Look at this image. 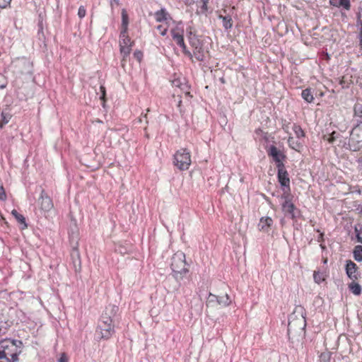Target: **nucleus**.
Returning <instances> with one entry per match:
<instances>
[{"instance_id": "1", "label": "nucleus", "mask_w": 362, "mask_h": 362, "mask_svg": "<svg viewBox=\"0 0 362 362\" xmlns=\"http://www.w3.org/2000/svg\"><path fill=\"white\" fill-rule=\"evenodd\" d=\"M118 310L119 308L115 305H109L105 308L98 321L96 330L100 339H109L115 334Z\"/></svg>"}, {"instance_id": "2", "label": "nucleus", "mask_w": 362, "mask_h": 362, "mask_svg": "<svg viewBox=\"0 0 362 362\" xmlns=\"http://www.w3.org/2000/svg\"><path fill=\"white\" fill-rule=\"evenodd\" d=\"M22 342L5 339L0 341V362H18Z\"/></svg>"}, {"instance_id": "3", "label": "nucleus", "mask_w": 362, "mask_h": 362, "mask_svg": "<svg viewBox=\"0 0 362 362\" xmlns=\"http://www.w3.org/2000/svg\"><path fill=\"white\" fill-rule=\"evenodd\" d=\"M186 264L185 255L183 252H177L173 256L171 269L177 281L182 279L183 276L188 272Z\"/></svg>"}, {"instance_id": "4", "label": "nucleus", "mask_w": 362, "mask_h": 362, "mask_svg": "<svg viewBox=\"0 0 362 362\" xmlns=\"http://www.w3.org/2000/svg\"><path fill=\"white\" fill-rule=\"evenodd\" d=\"M305 310L301 305L296 307L294 312L289 316L288 325V333L289 334L298 324L300 329H303L306 326Z\"/></svg>"}, {"instance_id": "5", "label": "nucleus", "mask_w": 362, "mask_h": 362, "mask_svg": "<svg viewBox=\"0 0 362 362\" xmlns=\"http://www.w3.org/2000/svg\"><path fill=\"white\" fill-rule=\"evenodd\" d=\"M174 165L180 170H186L191 164L190 153L187 148H181L174 155Z\"/></svg>"}, {"instance_id": "6", "label": "nucleus", "mask_w": 362, "mask_h": 362, "mask_svg": "<svg viewBox=\"0 0 362 362\" xmlns=\"http://www.w3.org/2000/svg\"><path fill=\"white\" fill-rule=\"evenodd\" d=\"M349 142L353 146L354 151H358L362 148V127H355L350 134Z\"/></svg>"}, {"instance_id": "7", "label": "nucleus", "mask_w": 362, "mask_h": 362, "mask_svg": "<svg viewBox=\"0 0 362 362\" xmlns=\"http://www.w3.org/2000/svg\"><path fill=\"white\" fill-rule=\"evenodd\" d=\"M189 45L193 49V57L199 62H203L205 59V50L203 43L199 39H190Z\"/></svg>"}, {"instance_id": "8", "label": "nucleus", "mask_w": 362, "mask_h": 362, "mask_svg": "<svg viewBox=\"0 0 362 362\" xmlns=\"http://www.w3.org/2000/svg\"><path fill=\"white\" fill-rule=\"evenodd\" d=\"M267 154L273 158L274 161L276 164V168L284 167V164L282 160L286 158V156L283 153L278 150L275 146L272 145L269 147Z\"/></svg>"}, {"instance_id": "9", "label": "nucleus", "mask_w": 362, "mask_h": 362, "mask_svg": "<svg viewBox=\"0 0 362 362\" xmlns=\"http://www.w3.org/2000/svg\"><path fill=\"white\" fill-rule=\"evenodd\" d=\"M282 211L285 215L289 216L291 219L295 220L299 214L295 205L291 202H284L281 204Z\"/></svg>"}, {"instance_id": "10", "label": "nucleus", "mask_w": 362, "mask_h": 362, "mask_svg": "<svg viewBox=\"0 0 362 362\" xmlns=\"http://www.w3.org/2000/svg\"><path fill=\"white\" fill-rule=\"evenodd\" d=\"M277 169H278L277 177H278L279 182L281 184L282 188L283 187H284V189L287 188V190H288L290 187V179L288 177V173L287 170L285 169L284 165V167L277 168Z\"/></svg>"}, {"instance_id": "11", "label": "nucleus", "mask_w": 362, "mask_h": 362, "mask_svg": "<svg viewBox=\"0 0 362 362\" xmlns=\"http://www.w3.org/2000/svg\"><path fill=\"white\" fill-rule=\"evenodd\" d=\"M357 269L358 267L353 261H346L345 270L346 275L350 279L355 281L358 279V274L357 273Z\"/></svg>"}, {"instance_id": "12", "label": "nucleus", "mask_w": 362, "mask_h": 362, "mask_svg": "<svg viewBox=\"0 0 362 362\" xmlns=\"http://www.w3.org/2000/svg\"><path fill=\"white\" fill-rule=\"evenodd\" d=\"M41 199V208L44 211H49L53 207L52 201L49 197H48L44 190H42L40 198Z\"/></svg>"}, {"instance_id": "13", "label": "nucleus", "mask_w": 362, "mask_h": 362, "mask_svg": "<svg viewBox=\"0 0 362 362\" xmlns=\"http://www.w3.org/2000/svg\"><path fill=\"white\" fill-rule=\"evenodd\" d=\"M182 32V30H180L177 28L171 30L172 37L178 46L184 45L185 43Z\"/></svg>"}, {"instance_id": "14", "label": "nucleus", "mask_w": 362, "mask_h": 362, "mask_svg": "<svg viewBox=\"0 0 362 362\" xmlns=\"http://www.w3.org/2000/svg\"><path fill=\"white\" fill-rule=\"evenodd\" d=\"M273 224V220L270 217H262L261 218L259 223L258 224V227L260 230L267 232L272 225Z\"/></svg>"}, {"instance_id": "15", "label": "nucleus", "mask_w": 362, "mask_h": 362, "mask_svg": "<svg viewBox=\"0 0 362 362\" xmlns=\"http://www.w3.org/2000/svg\"><path fill=\"white\" fill-rule=\"evenodd\" d=\"M288 144L291 148H292L298 152L300 151V150L303 146V142H301L300 140H299V139L296 140L293 136L288 137Z\"/></svg>"}, {"instance_id": "16", "label": "nucleus", "mask_w": 362, "mask_h": 362, "mask_svg": "<svg viewBox=\"0 0 362 362\" xmlns=\"http://www.w3.org/2000/svg\"><path fill=\"white\" fill-rule=\"evenodd\" d=\"M155 18L157 22H163L167 21L170 18V15L165 9L161 8L155 13Z\"/></svg>"}, {"instance_id": "17", "label": "nucleus", "mask_w": 362, "mask_h": 362, "mask_svg": "<svg viewBox=\"0 0 362 362\" xmlns=\"http://www.w3.org/2000/svg\"><path fill=\"white\" fill-rule=\"evenodd\" d=\"M348 288L349 291L355 296H360L361 293V286L359 285V284L355 282V281L352 280V281L349 284Z\"/></svg>"}, {"instance_id": "18", "label": "nucleus", "mask_w": 362, "mask_h": 362, "mask_svg": "<svg viewBox=\"0 0 362 362\" xmlns=\"http://www.w3.org/2000/svg\"><path fill=\"white\" fill-rule=\"evenodd\" d=\"M301 96L307 103H312L314 100V97L310 88H305L303 90Z\"/></svg>"}, {"instance_id": "19", "label": "nucleus", "mask_w": 362, "mask_h": 362, "mask_svg": "<svg viewBox=\"0 0 362 362\" xmlns=\"http://www.w3.org/2000/svg\"><path fill=\"white\" fill-rule=\"evenodd\" d=\"M218 304L221 306H228L231 303V299L228 294L218 296Z\"/></svg>"}, {"instance_id": "20", "label": "nucleus", "mask_w": 362, "mask_h": 362, "mask_svg": "<svg viewBox=\"0 0 362 362\" xmlns=\"http://www.w3.org/2000/svg\"><path fill=\"white\" fill-rule=\"evenodd\" d=\"M354 258L357 262H362V245H358L353 250Z\"/></svg>"}, {"instance_id": "21", "label": "nucleus", "mask_w": 362, "mask_h": 362, "mask_svg": "<svg viewBox=\"0 0 362 362\" xmlns=\"http://www.w3.org/2000/svg\"><path fill=\"white\" fill-rule=\"evenodd\" d=\"M19 63L23 65L25 69L22 71V73L32 74V63L26 59H22Z\"/></svg>"}, {"instance_id": "22", "label": "nucleus", "mask_w": 362, "mask_h": 362, "mask_svg": "<svg viewBox=\"0 0 362 362\" xmlns=\"http://www.w3.org/2000/svg\"><path fill=\"white\" fill-rule=\"evenodd\" d=\"M134 42L131 41L128 34L119 35V45H133Z\"/></svg>"}, {"instance_id": "23", "label": "nucleus", "mask_w": 362, "mask_h": 362, "mask_svg": "<svg viewBox=\"0 0 362 362\" xmlns=\"http://www.w3.org/2000/svg\"><path fill=\"white\" fill-rule=\"evenodd\" d=\"M220 18L222 19L223 26L224 27L225 29L228 30L232 28L233 21L230 16H220Z\"/></svg>"}, {"instance_id": "24", "label": "nucleus", "mask_w": 362, "mask_h": 362, "mask_svg": "<svg viewBox=\"0 0 362 362\" xmlns=\"http://www.w3.org/2000/svg\"><path fill=\"white\" fill-rule=\"evenodd\" d=\"M292 129H293L298 139L300 140L301 139L305 137V132L302 129L300 126H299L296 124H294Z\"/></svg>"}, {"instance_id": "25", "label": "nucleus", "mask_w": 362, "mask_h": 362, "mask_svg": "<svg viewBox=\"0 0 362 362\" xmlns=\"http://www.w3.org/2000/svg\"><path fill=\"white\" fill-rule=\"evenodd\" d=\"M11 214L16 218V219L21 224H23L24 225V228H26L27 227V224L25 223V217L22 215V214H20L16 210L13 209L12 211H11Z\"/></svg>"}, {"instance_id": "26", "label": "nucleus", "mask_w": 362, "mask_h": 362, "mask_svg": "<svg viewBox=\"0 0 362 362\" xmlns=\"http://www.w3.org/2000/svg\"><path fill=\"white\" fill-rule=\"evenodd\" d=\"M132 45H128V46L127 45H125V46L119 45L120 53L123 57V60L129 55V54L132 51Z\"/></svg>"}, {"instance_id": "27", "label": "nucleus", "mask_w": 362, "mask_h": 362, "mask_svg": "<svg viewBox=\"0 0 362 362\" xmlns=\"http://www.w3.org/2000/svg\"><path fill=\"white\" fill-rule=\"evenodd\" d=\"M355 116L359 117L358 122L362 124V104L357 103L354 107Z\"/></svg>"}, {"instance_id": "28", "label": "nucleus", "mask_w": 362, "mask_h": 362, "mask_svg": "<svg viewBox=\"0 0 362 362\" xmlns=\"http://www.w3.org/2000/svg\"><path fill=\"white\" fill-rule=\"evenodd\" d=\"M356 237L358 243H362V226L356 225L354 227Z\"/></svg>"}, {"instance_id": "29", "label": "nucleus", "mask_w": 362, "mask_h": 362, "mask_svg": "<svg viewBox=\"0 0 362 362\" xmlns=\"http://www.w3.org/2000/svg\"><path fill=\"white\" fill-rule=\"evenodd\" d=\"M187 37L189 40V43H190V39H199L197 35L195 34V31L191 26H188L186 29Z\"/></svg>"}, {"instance_id": "30", "label": "nucleus", "mask_w": 362, "mask_h": 362, "mask_svg": "<svg viewBox=\"0 0 362 362\" xmlns=\"http://www.w3.org/2000/svg\"><path fill=\"white\" fill-rule=\"evenodd\" d=\"M339 136V133L333 132L331 134H329L327 136L325 135L324 139L327 140L329 144H333Z\"/></svg>"}, {"instance_id": "31", "label": "nucleus", "mask_w": 362, "mask_h": 362, "mask_svg": "<svg viewBox=\"0 0 362 362\" xmlns=\"http://www.w3.org/2000/svg\"><path fill=\"white\" fill-rule=\"evenodd\" d=\"M313 279L315 283L320 284L325 280V277L322 273L320 272H315L313 274Z\"/></svg>"}, {"instance_id": "32", "label": "nucleus", "mask_w": 362, "mask_h": 362, "mask_svg": "<svg viewBox=\"0 0 362 362\" xmlns=\"http://www.w3.org/2000/svg\"><path fill=\"white\" fill-rule=\"evenodd\" d=\"M11 119V115L9 114H6L4 112L1 113V119L0 121V128H3V127Z\"/></svg>"}, {"instance_id": "33", "label": "nucleus", "mask_w": 362, "mask_h": 362, "mask_svg": "<svg viewBox=\"0 0 362 362\" xmlns=\"http://www.w3.org/2000/svg\"><path fill=\"white\" fill-rule=\"evenodd\" d=\"M122 23L121 25H129V16L126 9L122 10Z\"/></svg>"}, {"instance_id": "34", "label": "nucleus", "mask_w": 362, "mask_h": 362, "mask_svg": "<svg viewBox=\"0 0 362 362\" xmlns=\"http://www.w3.org/2000/svg\"><path fill=\"white\" fill-rule=\"evenodd\" d=\"M330 352H323L320 356V362H330Z\"/></svg>"}, {"instance_id": "35", "label": "nucleus", "mask_w": 362, "mask_h": 362, "mask_svg": "<svg viewBox=\"0 0 362 362\" xmlns=\"http://www.w3.org/2000/svg\"><path fill=\"white\" fill-rule=\"evenodd\" d=\"M282 190L284 192L283 194L281 195V198L284 199V202H291V194H290V192H291V188L289 187L288 189L287 190V188L286 189H284V187L282 188Z\"/></svg>"}, {"instance_id": "36", "label": "nucleus", "mask_w": 362, "mask_h": 362, "mask_svg": "<svg viewBox=\"0 0 362 362\" xmlns=\"http://www.w3.org/2000/svg\"><path fill=\"white\" fill-rule=\"evenodd\" d=\"M339 6L346 10H349L351 7L349 0H339Z\"/></svg>"}, {"instance_id": "37", "label": "nucleus", "mask_w": 362, "mask_h": 362, "mask_svg": "<svg viewBox=\"0 0 362 362\" xmlns=\"http://www.w3.org/2000/svg\"><path fill=\"white\" fill-rule=\"evenodd\" d=\"M6 85L7 81L6 77L3 74H0V88L2 89L6 88Z\"/></svg>"}, {"instance_id": "38", "label": "nucleus", "mask_w": 362, "mask_h": 362, "mask_svg": "<svg viewBox=\"0 0 362 362\" xmlns=\"http://www.w3.org/2000/svg\"><path fill=\"white\" fill-rule=\"evenodd\" d=\"M182 49V52L183 53L189 57L190 59H192L193 57V55H192V53H191L187 49V47L185 45V44L184 43V45H180V46Z\"/></svg>"}, {"instance_id": "39", "label": "nucleus", "mask_w": 362, "mask_h": 362, "mask_svg": "<svg viewBox=\"0 0 362 362\" xmlns=\"http://www.w3.org/2000/svg\"><path fill=\"white\" fill-rule=\"evenodd\" d=\"M86 13V8H84V6H81L79 7V8H78V17L80 18H83V17H85Z\"/></svg>"}, {"instance_id": "40", "label": "nucleus", "mask_w": 362, "mask_h": 362, "mask_svg": "<svg viewBox=\"0 0 362 362\" xmlns=\"http://www.w3.org/2000/svg\"><path fill=\"white\" fill-rule=\"evenodd\" d=\"M157 30L160 32V35L165 36L167 34L168 28H165L162 25H159L156 27Z\"/></svg>"}, {"instance_id": "41", "label": "nucleus", "mask_w": 362, "mask_h": 362, "mask_svg": "<svg viewBox=\"0 0 362 362\" xmlns=\"http://www.w3.org/2000/svg\"><path fill=\"white\" fill-rule=\"evenodd\" d=\"M11 0H0V7L5 8L10 5Z\"/></svg>"}, {"instance_id": "42", "label": "nucleus", "mask_w": 362, "mask_h": 362, "mask_svg": "<svg viewBox=\"0 0 362 362\" xmlns=\"http://www.w3.org/2000/svg\"><path fill=\"white\" fill-rule=\"evenodd\" d=\"M218 301V296L210 293L208 298V303Z\"/></svg>"}, {"instance_id": "43", "label": "nucleus", "mask_w": 362, "mask_h": 362, "mask_svg": "<svg viewBox=\"0 0 362 362\" xmlns=\"http://www.w3.org/2000/svg\"><path fill=\"white\" fill-rule=\"evenodd\" d=\"M58 362H69V358L65 353H62L58 359Z\"/></svg>"}, {"instance_id": "44", "label": "nucleus", "mask_w": 362, "mask_h": 362, "mask_svg": "<svg viewBox=\"0 0 362 362\" xmlns=\"http://www.w3.org/2000/svg\"><path fill=\"white\" fill-rule=\"evenodd\" d=\"M134 56L139 62H140L142 59L143 54L141 51L136 50L134 52Z\"/></svg>"}, {"instance_id": "45", "label": "nucleus", "mask_w": 362, "mask_h": 362, "mask_svg": "<svg viewBox=\"0 0 362 362\" xmlns=\"http://www.w3.org/2000/svg\"><path fill=\"white\" fill-rule=\"evenodd\" d=\"M202 6L201 7V9L202 10V11H206L208 10V4H209V0H202Z\"/></svg>"}, {"instance_id": "46", "label": "nucleus", "mask_w": 362, "mask_h": 362, "mask_svg": "<svg viewBox=\"0 0 362 362\" xmlns=\"http://www.w3.org/2000/svg\"><path fill=\"white\" fill-rule=\"evenodd\" d=\"M110 4L111 8L113 9L115 6H118L119 5V0H110Z\"/></svg>"}, {"instance_id": "47", "label": "nucleus", "mask_w": 362, "mask_h": 362, "mask_svg": "<svg viewBox=\"0 0 362 362\" xmlns=\"http://www.w3.org/2000/svg\"><path fill=\"white\" fill-rule=\"evenodd\" d=\"M6 194L4 192V189L3 186L1 185L0 186V199L4 200L6 199Z\"/></svg>"}, {"instance_id": "48", "label": "nucleus", "mask_w": 362, "mask_h": 362, "mask_svg": "<svg viewBox=\"0 0 362 362\" xmlns=\"http://www.w3.org/2000/svg\"><path fill=\"white\" fill-rule=\"evenodd\" d=\"M358 37V40H359V47H360L361 49H362V26L360 28Z\"/></svg>"}, {"instance_id": "49", "label": "nucleus", "mask_w": 362, "mask_h": 362, "mask_svg": "<svg viewBox=\"0 0 362 362\" xmlns=\"http://www.w3.org/2000/svg\"><path fill=\"white\" fill-rule=\"evenodd\" d=\"M128 25H121V31L119 35L127 34Z\"/></svg>"}, {"instance_id": "50", "label": "nucleus", "mask_w": 362, "mask_h": 362, "mask_svg": "<svg viewBox=\"0 0 362 362\" xmlns=\"http://www.w3.org/2000/svg\"><path fill=\"white\" fill-rule=\"evenodd\" d=\"M322 236H323V234H322V233H321V234H320V237H319V238H318V241H319V242H320V241H321V240H322Z\"/></svg>"}, {"instance_id": "51", "label": "nucleus", "mask_w": 362, "mask_h": 362, "mask_svg": "<svg viewBox=\"0 0 362 362\" xmlns=\"http://www.w3.org/2000/svg\"><path fill=\"white\" fill-rule=\"evenodd\" d=\"M74 251L76 252V255L78 256V250H74Z\"/></svg>"}]
</instances>
